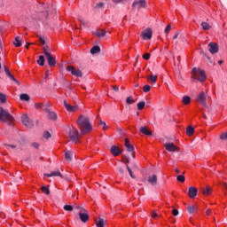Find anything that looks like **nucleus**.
I'll use <instances>...</instances> for the list:
<instances>
[{"instance_id": "11", "label": "nucleus", "mask_w": 227, "mask_h": 227, "mask_svg": "<svg viewBox=\"0 0 227 227\" xmlns=\"http://www.w3.org/2000/svg\"><path fill=\"white\" fill-rule=\"evenodd\" d=\"M153 35L152 28H147L142 32L141 36L143 40H152Z\"/></svg>"}, {"instance_id": "39", "label": "nucleus", "mask_w": 227, "mask_h": 227, "mask_svg": "<svg viewBox=\"0 0 227 227\" xmlns=\"http://www.w3.org/2000/svg\"><path fill=\"white\" fill-rule=\"evenodd\" d=\"M151 89H152V87H151L150 85H145V86L143 87V91H144L145 93H148V91H150Z\"/></svg>"}, {"instance_id": "52", "label": "nucleus", "mask_w": 227, "mask_h": 227, "mask_svg": "<svg viewBox=\"0 0 227 227\" xmlns=\"http://www.w3.org/2000/svg\"><path fill=\"white\" fill-rule=\"evenodd\" d=\"M144 59H150V53H145L143 55Z\"/></svg>"}, {"instance_id": "51", "label": "nucleus", "mask_w": 227, "mask_h": 227, "mask_svg": "<svg viewBox=\"0 0 227 227\" xmlns=\"http://www.w3.org/2000/svg\"><path fill=\"white\" fill-rule=\"evenodd\" d=\"M39 42H40V43H42V45H45V39H43V36L39 37Z\"/></svg>"}, {"instance_id": "24", "label": "nucleus", "mask_w": 227, "mask_h": 227, "mask_svg": "<svg viewBox=\"0 0 227 227\" xmlns=\"http://www.w3.org/2000/svg\"><path fill=\"white\" fill-rule=\"evenodd\" d=\"M37 64H39L40 67H43V65H45V57H43V55L39 56V59H37Z\"/></svg>"}, {"instance_id": "59", "label": "nucleus", "mask_w": 227, "mask_h": 227, "mask_svg": "<svg viewBox=\"0 0 227 227\" xmlns=\"http://www.w3.org/2000/svg\"><path fill=\"white\" fill-rule=\"evenodd\" d=\"M113 88V90H114V91H118L120 89L118 88V87H116V86H113L112 87Z\"/></svg>"}, {"instance_id": "3", "label": "nucleus", "mask_w": 227, "mask_h": 227, "mask_svg": "<svg viewBox=\"0 0 227 227\" xmlns=\"http://www.w3.org/2000/svg\"><path fill=\"white\" fill-rule=\"evenodd\" d=\"M0 121L12 125L13 123V116L12 114H10V112L4 110L3 107H0Z\"/></svg>"}, {"instance_id": "50", "label": "nucleus", "mask_w": 227, "mask_h": 227, "mask_svg": "<svg viewBox=\"0 0 227 227\" xmlns=\"http://www.w3.org/2000/svg\"><path fill=\"white\" fill-rule=\"evenodd\" d=\"M169 31H171V25H168L165 28V33L168 35V33H169Z\"/></svg>"}, {"instance_id": "12", "label": "nucleus", "mask_w": 227, "mask_h": 227, "mask_svg": "<svg viewBox=\"0 0 227 227\" xmlns=\"http://www.w3.org/2000/svg\"><path fill=\"white\" fill-rule=\"evenodd\" d=\"M64 106L68 113H77L79 111V106L67 104V101H64Z\"/></svg>"}, {"instance_id": "17", "label": "nucleus", "mask_w": 227, "mask_h": 227, "mask_svg": "<svg viewBox=\"0 0 227 227\" xmlns=\"http://www.w3.org/2000/svg\"><path fill=\"white\" fill-rule=\"evenodd\" d=\"M111 153H113L114 155V157H118V155H120V153H121V149L116 147V145H113L111 147Z\"/></svg>"}, {"instance_id": "48", "label": "nucleus", "mask_w": 227, "mask_h": 227, "mask_svg": "<svg viewBox=\"0 0 227 227\" xmlns=\"http://www.w3.org/2000/svg\"><path fill=\"white\" fill-rule=\"evenodd\" d=\"M127 169L129 171V176H131V178H134V175L132 174V169H130V167H129V165H127Z\"/></svg>"}, {"instance_id": "35", "label": "nucleus", "mask_w": 227, "mask_h": 227, "mask_svg": "<svg viewBox=\"0 0 227 227\" xmlns=\"http://www.w3.org/2000/svg\"><path fill=\"white\" fill-rule=\"evenodd\" d=\"M96 225L98 227H104V219L99 218V220L98 222H96Z\"/></svg>"}, {"instance_id": "29", "label": "nucleus", "mask_w": 227, "mask_h": 227, "mask_svg": "<svg viewBox=\"0 0 227 227\" xmlns=\"http://www.w3.org/2000/svg\"><path fill=\"white\" fill-rule=\"evenodd\" d=\"M145 106H146V103H145V101H141L137 105V107L138 111H143V109H145Z\"/></svg>"}, {"instance_id": "30", "label": "nucleus", "mask_w": 227, "mask_h": 227, "mask_svg": "<svg viewBox=\"0 0 227 227\" xmlns=\"http://www.w3.org/2000/svg\"><path fill=\"white\" fill-rule=\"evenodd\" d=\"M183 103L184 104V106H188V104H191V97L184 96L183 98Z\"/></svg>"}, {"instance_id": "18", "label": "nucleus", "mask_w": 227, "mask_h": 227, "mask_svg": "<svg viewBox=\"0 0 227 227\" xmlns=\"http://www.w3.org/2000/svg\"><path fill=\"white\" fill-rule=\"evenodd\" d=\"M124 145L127 148V152H134V145L130 144V141H129V138H125Z\"/></svg>"}, {"instance_id": "61", "label": "nucleus", "mask_w": 227, "mask_h": 227, "mask_svg": "<svg viewBox=\"0 0 227 227\" xmlns=\"http://www.w3.org/2000/svg\"><path fill=\"white\" fill-rule=\"evenodd\" d=\"M25 47H26V49H29V43H27V44L25 45Z\"/></svg>"}, {"instance_id": "47", "label": "nucleus", "mask_w": 227, "mask_h": 227, "mask_svg": "<svg viewBox=\"0 0 227 227\" xmlns=\"http://www.w3.org/2000/svg\"><path fill=\"white\" fill-rule=\"evenodd\" d=\"M78 20L83 25L86 26L88 24V22L86 21V20L82 19V18H79Z\"/></svg>"}, {"instance_id": "44", "label": "nucleus", "mask_w": 227, "mask_h": 227, "mask_svg": "<svg viewBox=\"0 0 227 227\" xmlns=\"http://www.w3.org/2000/svg\"><path fill=\"white\" fill-rule=\"evenodd\" d=\"M210 192H211L210 188H206V189H204V191H203V194H204L205 196H208V194H210Z\"/></svg>"}, {"instance_id": "54", "label": "nucleus", "mask_w": 227, "mask_h": 227, "mask_svg": "<svg viewBox=\"0 0 227 227\" xmlns=\"http://www.w3.org/2000/svg\"><path fill=\"white\" fill-rule=\"evenodd\" d=\"M113 3L119 4L120 3H123V0H113Z\"/></svg>"}, {"instance_id": "20", "label": "nucleus", "mask_w": 227, "mask_h": 227, "mask_svg": "<svg viewBox=\"0 0 227 227\" xmlns=\"http://www.w3.org/2000/svg\"><path fill=\"white\" fill-rule=\"evenodd\" d=\"M140 132L145 136H152V131H150L147 127H141Z\"/></svg>"}, {"instance_id": "1", "label": "nucleus", "mask_w": 227, "mask_h": 227, "mask_svg": "<svg viewBox=\"0 0 227 227\" xmlns=\"http://www.w3.org/2000/svg\"><path fill=\"white\" fill-rule=\"evenodd\" d=\"M82 134H86L88 132H91L93 130V127H91V124L90 123V118L85 115H80L76 121Z\"/></svg>"}, {"instance_id": "4", "label": "nucleus", "mask_w": 227, "mask_h": 227, "mask_svg": "<svg viewBox=\"0 0 227 227\" xmlns=\"http://www.w3.org/2000/svg\"><path fill=\"white\" fill-rule=\"evenodd\" d=\"M77 210H80L79 212V217L82 223H88L90 221V215H88V212L86 209L81 208V207H76Z\"/></svg>"}, {"instance_id": "25", "label": "nucleus", "mask_w": 227, "mask_h": 227, "mask_svg": "<svg viewBox=\"0 0 227 227\" xmlns=\"http://www.w3.org/2000/svg\"><path fill=\"white\" fill-rule=\"evenodd\" d=\"M72 157H74V153L70 151H67L65 153V159L66 160H72Z\"/></svg>"}, {"instance_id": "38", "label": "nucleus", "mask_w": 227, "mask_h": 227, "mask_svg": "<svg viewBox=\"0 0 227 227\" xmlns=\"http://www.w3.org/2000/svg\"><path fill=\"white\" fill-rule=\"evenodd\" d=\"M134 98L132 97H128L127 99H126V103L130 105V104H134Z\"/></svg>"}, {"instance_id": "42", "label": "nucleus", "mask_w": 227, "mask_h": 227, "mask_svg": "<svg viewBox=\"0 0 227 227\" xmlns=\"http://www.w3.org/2000/svg\"><path fill=\"white\" fill-rule=\"evenodd\" d=\"M41 189L44 192V194H51V191H49V188L43 186Z\"/></svg>"}, {"instance_id": "43", "label": "nucleus", "mask_w": 227, "mask_h": 227, "mask_svg": "<svg viewBox=\"0 0 227 227\" xmlns=\"http://www.w3.org/2000/svg\"><path fill=\"white\" fill-rule=\"evenodd\" d=\"M99 125H103V130H107L108 127H107V124H106L105 121H100Z\"/></svg>"}, {"instance_id": "21", "label": "nucleus", "mask_w": 227, "mask_h": 227, "mask_svg": "<svg viewBox=\"0 0 227 227\" xmlns=\"http://www.w3.org/2000/svg\"><path fill=\"white\" fill-rule=\"evenodd\" d=\"M45 176L51 178V176H61V172L59 170L52 171L50 174H46Z\"/></svg>"}, {"instance_id": "22", "label": "nucleus", "mask_w": 227, "mask_h": 227, "mask_svg": "<svg viewBox=\"0 0 227 227\" xmlns=\"http://www.w3.org/2000/svg\"><path fill=\"white\" fill-rule=\"evenodd\" d=\"M20 100H22L23 102H29V100L31 99V98L29 97V95L24 93V94H21L20 96Z\"/></svg>"}, {"instance_id": "14", "label": "nucleus", "mask_w": 227, "mask_h": 227, "mask_svg": "<svg viewBox=\"0 0 227 227\" xmlns=\"http://www.w3.org/2000/svg\"><path fill=\"white\" fill-rule=\"evenodd\" d=\"M188 196L192 199L194 200L196 196H198V188L194 186H191L188 190Z\"/></svg>"}, {"instance_id": "19", "label": "nucleus", "mask_w": 227, "mask_h": 227, "mask_svg": "<svg viewBox=\"0 0 227 227\" xmlns=\"http://www.w3.org/2000/svg\"><path fill=\"white\" fill-rule=\"evenodd\" d=\"M93 34L98 38H103V36H106V30L98 29Z\"/></svg>"}, {"instance_id": "56", "label": "nucleus", "mask_w": 227, "mask_h": 227, "mask_svg": "<svg viewBox=\"0 0 227 227\" xmlns=\"http://www.w3.org/2000/svg\"><path fill=\"white\" fill-rule=\"evenodd\" d=\"M32 146H34V148H38L39 145L38 143H33Z\"/></svg>"}, {"instance_id": "32", "label": "nucleus", "mask_w": 227, "mask_h": 227, "mask_svg": "<svg viewBox=\"0 0 227 227\" xmlns=\"http://www.w3.org/2000/svg\"><path fill=\"white\" fill-rule=\"evenodd\" d=\"M201 27L205 31H208V29H210V25L207 22H202Z\"/></svg>"}, {"instance_id": "27", "label": "nucleus", "mask_w": 227, "mask_h": 227, "mask_svg": "<svg viewBox=\"0 0 227 227\" xmlns=\"http://www.w3.org/2000/svg\"><path fill=\"white\" fill-rule=\"evenodd\" d=\"M186 134L187 136H192L194 134V128H192V126H188L186 128Z\"/></svg>"}, {"instance_id": "5", "label": "nucleus", "mask_w": 227, "mask_h": 227, "mask_svg": "<svg viewBox=\"0 0 227 227\" xmlns=\"http://www.w3.org/2000/svg\"><path fill=\"white\" fill-rule=\"evenodd\" d=\"M21 121L23 125H25V127H27V129H33V127H35V122H33V121L30 120L27 114H23L21 116Z\"/></svg>"}, {"instance_id": "9", "label": "nucleus", "mask_w": 227, "mask_h": 227, "mask_svg": "<svg viewBox=\"0 0 227 227\" xmlns=\"http://www.w3.org/2000/svg\"><path fill=\"white\" fill-rule=\"evenodd\" d=\"M132 8L135 10H141V8H146V2L145 0H135L132 4Z\"/></svg>"}, {"instance_id": "15", "label": "nucleus", "mask_w": 227, "mask_h": 227, "mask_svg": "<svg viewBox=\"0 0 227 227\" xmlns=\"http://www.w3.org/2000/svg\"><path fill=\"white\" fill-rule=\"evenodd\" d=\"M165 148L167 152H177L178 147L173 143H166Z\"/></svg>"}, {"instance_id": "46", "label": "nucleus", "mask_w": 227, "mask_h": 227, "mask_svg": "<svg viewBox=\"0 0 227 227\" xmlns=\"http://www.w3.org/2000/svg\"><path fill=\"white\" fill-rule=\"evenodd\" d=\"M49 137H51V133L49 131H45L43 134V138L49 139Z\"/></svg>"}, {"instance_id": "63", "label": "nucleus", "mask_w": 227, "mask_h": 227, "mask_svg": "<svg viewBox=\"0 0 227 227\" xmlns=\"http://www.w3.org/2000/svg\"><path fill=\"white\" fill-rule=\"evenodd\" d=\"M119 171H120L121 173H123V168H119Z\"/></svg>"}, {"instance_id": "62", "label": "nucleus", "mask_w": 227, "mask_h": 227, "mask_svg": "<svg viewBox=\"0 0 227 227\" xmlns=\"http://www.w3.org/2000/svg\"><path fill=\"white\" fill-rule=\"evenodd\" d=\"M218 64H219V65H223V60H219V61H218Z\"/></svg>"}, {"instance_id": "57", "label": "nucleus", "mask_w": 227, "mask_h": 227, "mask_svg": "<svg viewBox=\"0 0 227 227\" xmlns=\"http://www.w3.org/2000/svg\"><path fill=\"white\" fill-rule=\"evenodd\" d=\"M207 215H210L212 214V210L210 209H207V212H206Z\"/></svg>"}, {"instance_id": "2", "label": "nucleus", "mask_w": 227, "mask_h": 227, "mask_svg": "<svg viewBox=\"0 0 227 227\" xmlns=\"http://www.w3.org/2000/svg\"><path fill=\"white\" fill-rule=\"evenodd\" d=\"M192 81H200V82H205V81H207V74L204 70L194 67L192 69Z\"/></svg>"}, {"instance_id": "64", "label": "nucleus", "mask_w": 227, "mask_h": 227, "mask_svg": "<svg viewBox=\"0 0 227 227\" xmlns=\"http://www.w3.org/2000/svg\"><path fill=\"white\" fill-rule=\"evenodd\" d=\"M11 148H15V145H9Z\"/></svg>"}, {"instance_id": "8", "label": "nucleus", "mask_w": 227, "mask_h": 227, "mask_svg": "<svg viewBox=\"0 0 227 227\" xmlns=\"http://www.w3.org/2000/svg\"><path fill=\"white\" fill-rule=\"evenodd\" d=\"M67 72H71L72 75H74V77L82 76V71H81L80 69H76L74 66H67Z\"/></svg>"}, {"instance_id": "58", "label": "nucleus", "mask_w": 227, "mask_h": 227, "mask_svg": "<svg viewBox=\"0 0 227 227\" xmlns=\"http://www.w3.org/2000/svg\"><path fill=\"white\" fill-rule=\"evenodd\" d=\"M176 38H178V33H176L173 36V40H176Z\"/></svg>"}, {"instance_id": "60", "label": "nucleus", "mask_w": 227, "mask_h": 227, "mask_svg": "<svg viewBox=\"0 0 227 227\" xmlns=\"http://www.w3.org/2000/svg\"><path fill=\"white\" fill-rule=\"evenodd\" d=\"M98 8H102V7L104 6V4H103V3H99V4H98Z\"/></svg>"}, {"instance_id": "26", "label": "nucleus", "mask_w": 227, "mask_h": 227, "mask_svg": "<svg viewBox=\"0 0 227 227\" xmlns=\"http://www.w3.org/2000/svg\"><path fill=\"white\" fill-rule=\"evenodd\" d=\"M47 116H48L49 120H57L58 119V115L54 112H48Z\"/></svg>"}, {"instance_id": "23", "label": "nucleus", "mask_w": 227, "mask_h": 227, "mask_svg": "<svg viewBox=\"0 0 227 227\" xmlns=\"http://www.w3.org/2000/svg\"><path fill=\"white\" fill-rule=\"evenodd\" d=\"M148 182L149 184H152L153 185L154 184H157V176L156 175H153L151 176L148 177Z\"/></svg>"}, {"instance_id": "31", "label": "nucleus", "mask_w": 227, "mask_h": 227, "mask_svg": "<svg viewBox=\"0 0 227 227\" xmlns=\"http://www.w3.org/2000/svg\"><path fill=\"white\" fill-rule=\"evenodd\" d=\"M13 45H15L16 47H20V45H22V43H20V37L17 36L15 38Z\"/></svg>"}, {"instance_id": "41", "label": "nucleus", "mask_w": 227, "mask_h": 227, "mask_svg": "<svg viewBox=\"0 0 227 227\" xmlns=\"http://www.w3.org/2000/svg\"><path fill=\"white\" fill-rule=\"evenodd\" d=\"M177 182H185V176H182V175H179L177 176Z\"/></svg>"}, {"instance_id": "7", "label": "nucleus", "mask_w": 227, "mask_h": 227, "mask_svg": "<svg viewBox=\"0 0 227 227\" xmlns=\"http://www.w3.org/2000/svg\"><path fill=\"white\" fill-rule=\"evenodd\" d=\"M44 56H46V59L48 61V65L50 67H56V59L52 57V55L47 51L45 48H43Z\"/></svg>"}, {"instance_id": "6", "label": "nucleus", "mask_w": 227, "mask_h": 227, "mask_svg": "<svg viewBox=\"0 0 227 227\" xmlns=\"http://www.w3.org/2000/svg\"><path fill=\"white\" fill-rule=\"evenodd\" d=\"M69 137L71 139V141H73L74 143H77V141H79L80 139V136H79V130H77V129L73 128L69 130Z\"/></svg>"}, {"instance_id": "34", "label": "nucleus", "mask_w": 227, "mask_h": 227, "mask_svg": "<svg viewBox=\"0 0 227 227\" xmlns=\"http://www.w3.org/2000/svg\"><path fill=\"white\" fill-rule=\"evenodd\" d=\"M64 210H66L67 212H72V210H74V207H72L71 205H65Z\"/></svg>"}, {"instance_id": "53", "label": "nucleus", "mask_w": 227, "mask_h": 227, "mask_svg": "<svg viewBox=\"0 0 227 227\" xmlns=\"http://www.w3.org/2000/svg\"><path fill=\"white\" fill-rule=\"evenodd\" d=\"M158 217H159V215H157L156 212H153V214H152V218H153V219H157Z\"/></svg>"}, {"instance_id": "10", "label": "nucleus", "mask_w": 227, "mask_h": 227, "mask_svg": "<svg viewBox=\"0 0 227 227\" xmlns=\"http://www.w3.org/2000/svg\"><path fill=\"white\" fill-rule=\"evenodd\" d=\"M196 101L199 102V104H201V106H207V94H205V91H201L197 96Z\"/></svg>"}, {"instance_id": "28", "label": "nucleus", "mask_w": 227, "mask_h": 227, "mask_svg": "<svg viewBox=\"0 0 227 227\" xmlns=\"http://www.w3.org/2000/svg\"><path fill=\"white\" fill-rule=\"evenodd\" d=\"M90 52L92 54H98L100 52V46H94L91 48Z\"/></svg>"}, {"instance_id": "37", "label": "nucleus", "mask_w": 227, "mask_h": 227, "mask_svg": "<svg viewBox=\"0 0 227 227\" xmlns=\"http://www.w3.org/2000/svg\"><path fill=\"white\" fill-rule=\"evenodd\" d=\"M0 101L2 104H4L6 102V95L0 93Z\"/></svg>"}, {"instance_id": "13", "label": "nucleus", "mask_w": 227, "mask_h": 227, "mask_svg": "<svg viewBox=\"0 0 227 227\" xmlns=\"http://www.w3.org/2000/svg\"><path fill=\"white\" fill-rule=\"evenodd\" d=\"M208 47L211 54H217V52H219V45L217 43L211 42L209 43Z\"/></svg>"}, {"instance_id": "16", "label": "nucleus", "mask_w": 227, "mask_h": 227, "mask_svg": "<svg viewBox=\"0 0 227 227\" xmlns=\"http://www.w3.org/2000/svg\"><path fill=\"white\" fill-rule=\"evenodd\" d=\"M4 72L7 77L11 79V81H13L14 82H16V84H19V82L15 79V76L12 74V73L10 72V69H8L6 66H4Z\"/></svg>"}, {"instance_id": "33", "label": "nucleus", "mask_w": 227, "mask_h": 227, "mask_svg": "<svg viewBox=\"0 0 227 227\" xmlns=\"http://www.w3.org/2000/svg\"><path fill=\"white\" fill-rule=\"evenodd\" d=\"M187 210L190 214H194V212L196 211V207L194 206H188Z\"/></svg>"}, {"instance_id": "36", "label": "nucleus", "mask_w": 227, "mask_h": 227, "mask_svg": "<svg viewBox=\"0 0 227 227\" xmlns=\"http://www.w3.org/2000/svg\"><path fill=\"white\" fill-rule=\"evenodd\" d=\"M149 80L151 81V82H157V75L155 74H151L150 77H149Z\"/></svg>"}, {"instance_id": "55", "label": "nucleus", "mask_w": 227, "mask_h": 227, "mask_svg": "<svg viewBox=\"0 0 227 227\" xmlns=\"http://www.w3.org/2000/svg\"><path fill=\"white\" fill-rule=\"evenodd\" d=\"M173 215H178V211L176 209L172 210Z\"/></svg>"}, {"instance_id": "49", "label": "nucleus", "mask_w": 227, "mask_h": 227, "mask_svg": "<svg viewBox=\"0 0 227 227\" xmlns=\"http://www.w3.org/2000/svg\"><path fill=\"white\" fill-rule=\"evenodd\" d=\"M220 139H227V131L220 135Z\"/></svg>"}, {"instance_id": "40", "label": "nucleus", "mask_w": 227, "mask_h": 227, "mask_svg": "<svg viewBox=\"0 0 227 227\" xmlns=\"http://www.w3.org/2000/svg\"><path fill=\"white\" fill-rule=\"evenodd\" d=\"M49 6H51V5H46L45 4H39V5H38L40 10H47V8H49Z\"/></svg>"}, {"instance_id": "45", "label": "nucleus", "mask_w": 227, "mask_h": 227, "mask_svg": "<svg viewBox=\"0 0 227 227\" xmlns=\"http://www.w3.org/2000/svg\"><path fill=\"white\" fill-rule=\"evenodd\" d=\"M35 109H42V107H43V104H42V103H35Z\"/></svg>"}]
</instances>
